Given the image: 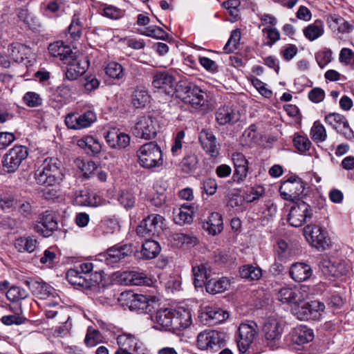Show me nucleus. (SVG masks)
I'll return each instance as SVG.
<instances>
[{
  "label": "nucleus",
  "instance_id": "nucleus-1",
  "mask_svg": "<svg viewBox=\"0 0 354 354\" xmlns=\"http://www.w3.org/2000/svg\"><path fill=\"white\" fill-rule=\"evenodd\" d=\"M62 164L56 158H48L35 171V179L41 185H54L63 178Z\"/></svg>",
  "mask_w": 354,
  "mask_h": 354
},
{
  "label": "nucleus",
  "instance_id": "nucleus-2",
  "mask_svg": "<svg viewBox=\"0 0 354 354\" xmlns=\"http://www.w3.org/2000/svg\"><path fill=\"white\" fill-rule=\"evenodd\" d=\"M175 94L176 97L195 109L205 106L207 103L206 93L190 82H179L175 88Z\"/></svg>",
  "mask_w": 354,
  "mask_h": 354
},
{
  "label": "nucleus",
  "instance_id": "nucleus-3",
  "mask_svg": "<svg viewBox=\"0 0 354 354\" xmlns=\"http://www.w3.org/2000/svg\"><path fill=\"white\" fill-rule=\"evenodd\" d=\"M138 162L142 168L154 170L163 165L162 153L155 142L142 145L137 151Z\"/></svg>",
  "mask_w": 354,
  "mask_h": 354
},
{
  "label": "nucleus",
  "instance_id": "nucleus-4",
  "mask_svg": "<svg viewBox=\"0 0 354 354\" xmlns=\"http://www.w3.org/2000/svg\"><path fill=\"white\" fill-rule=\"evenodd\" d=\"M165 218L159 214H152L143 219L137 227V234L143 238L159 236L165 227Z\"/></svg>",
  "mask_w": 354,
  "mask_h": 354
},
{
  "label": "nucleus",
  "instance_id": "nucleus-5",
  "mask_svg": "<svg viewBox=\"0 0 354 354\" xmlns=\"http://www.w3.org/2000/svg\"><path fill=\"white\" fill-rule=\"evenodd\" d=\"M28 156V149L23 145H15L3 156V170L6 173L15 172Z\"/></svg>",
  "mask_w": 354,
  "mask_h": 354
},
{
  "label": "nucleus",
  "instance_id": "nucleus-6",
  "mask_svg": "<svg viewBox=\"0 0 354 354\" xmlns=\"http://www.w3.org/2000/svg\"><path fill=\"white\" fill-rule=\"evenodd\" d=\"M120 300L123 301V305L127 306L131 310L147 313L152 310V304L156 301V297L129 291L121 294Z\"/></svg>",
  "mask_w": 354,
  "mask_h": 354
},
{
  "label": "nucleus",
  "instance_id": "nucleus-7",
  "mask_svg": "<svg viewBox=\"0 0 354 354\" xmlns=\"http://www.w3.org/2000/svg\"><path fill=\"white\" fill-rule=\"evenodd\" d=\"M157 120L151 115L138 117L133 129V135L145 140H151L156 137L157 133Z\"/></svg>",
  "mask_w": 354,
  "mask_h": 354
},
{
  "label": "nucleus",
  "instance_id": "nucleus-8",
  "mask_svg": "<svg viewBox=\"0 0 354 354\" xmlns=\"http://www.w3.org/2000/svg\"><path fill=\"white\" fill-rule=\"evenodd\" d=\"M325 306L319 301H311L304 304H298L293 309V313L301 321L319 319L324 312Z\"/></svg>",
  "mask_w": 354,
  "mask_h": 354
},
{
  "label": "nucleus",
  "instance_id": "nucleus-9",
  "mask_svg": "<svg viewBox=\"0 0 354 354\" xmlns=\"http://www.w3.org/2000/svg\"><path fill=\"white\" fill-rule=\"evenodd\" d=\"M304 234L308 243L319 250L329 248L330 239L326 230L316 225H308L304 228Z\"/></svg>",
  "mask_w": 354,
  "mask_h": 354
},
{
  "label": "nucleus",
  "instance_id": "nucleus-10",
  "mask_svg": "<svg viewBox=\"0 0 354 354\" xmlns=\"http://www.w3.org/2000/svg\"><path fill=\"white\" fill-rule=\"evenodd\" d=\"M262 331L266 344L272 349L277 347L283 331L279 320L269 317L263 324Z\"/></svg>",
  "mask_w": 354,
  "mask_h": 354
},
{
  "label": "nucleus",
  "instance_id": "nucleus-11",
  "mask_svg": "<svg viewBox=\"0 0 354 354\" xmlns=\"http://www.w3.org/2000/svg\"><path fill=\"white\" fill-rule=\"evenodd\" d=\"M311 207L304 201H299L291 207L288 222L293 227H299L312 218Z\"/></svg>",
  "mask_w": 354,
  "mask_h": 354
},
{
  "label": "nucleus",
  "instance_id": "nucleus-12",
  "mask_svg": "<svg viewBox=\"0 0 354 354\" xmlns=\"http://www.w3.org/2000/svg\"><path fill=\"white\" fill-rule=\"evenodd\" d=\"M258 331L257 324L253 321H246L240 324L237 345L241 352L245 353L248 351Z\"/></svg>",
  "mask_w": 354,
  "mask_h": 354
},
{
  "label": "nucleus",
  "instance_id": "nucleus-13",
  "mask_svg": "<svg viewBox=\"0 0 354 354\" xmlns=\"http://www.w3.org/2000/svg\"><path fill=\"white\" fill-rule=\"evenodd\" d=\"M223 343V334L216 330H206L197 336V346L201 350H217Z\"/></svg>",
  "mask_w": 354,
  "mask_h": 354
},
{
  "label": "nucleus",
  "instance_id": "nucleus-14",
  "mask_svg": "<svg viewBox=\"0 0 354 354\" xmlns=\"http://www.w3.org/2000/svg\"><path fill=\"white\" fill-rule=\"evenodd\" d=\"M71 59L64 62L67 65V69L65 73L66 77L71 81L77 80L88 69L89 62L86 57L82 55H77V52L73 53Z\"/></svg>",
  "mask_w": 354,
  "mask_h": 354
},
{
  "label": "nucleus",
  "instance_id": "nucleus-15",
  "mask_svg": "<svg viewBox=\"0 0 354 354\" xmlns=\"http://www.w3.org/2000/svg\"><path fill=\"white\" fill-rule=\"evenodd\" d=\"M133 253L131 244H116L109 249L101 255L106 263L111 267H115L125 257Z\"/></svg>",
  "mask_w": 354,
  "mask_h": 354
},
{
  "label": "nucleus",
  "instance_id": "nucleus-16",
  "mask_svg": "<svg viewBox=\"0 0 354 354\" xmlns=\"http://www.w3.org/2000/svg\"><path fill=\"white\" fill-rule=\"evenodd\" d=\"M304 185L299 178H295L284 181L279 188L281 196L287 201H294L304 192Z\"/></svg>",
  "mask_w": 354,
  "mask_h": 354
},
{
  "label": "nucleus",
  "instance_id": "nucleus-17",
  "mask_svg": "<svg viewBox=\"0 0 354 354\" xmlns=\"http://www.w3.org/2000/svg\"><path fill=\"white\" fill-rule=\"evenodd\" d=\"M117 343L120 348L131 352V354H147L148 351L143 342L131 334L119 335Z\"/></svg>",
  "mask_w": 354,
  "mask_h": 354
},
{
  "label": "nucleus",
  "instance_id": "nucleus-18",
  "mask_svg": "<svg viewBox=\"0 0 354 354\" xmlns=\"http://www.w3.org/2000/svg\"><path fill=\"white\" fill-rule=\"evenodd\" d=\"M96 120V115L92 111L83 113H70L65 119L66 125L72 129H82L88 127Z\"/></svg>",
  "mask_w": 354,
  "mask_h": 354
},
{
  "label": "nucleus",
  "instance_id": "nucleus-19",
  "mask_svg": "<svg viewBox=\"0 0 354 354\" xmlns=\"http://www.w3.org/2000/svg\"><path fill=\"white\" fill-rule=\"evenodd\" d=\"M58 227L57 219L51 211H46L39 216V221L34 226V230L44 237L50 236Z\"/></svg>",
  "mask_w": 354,
  "mask_h": 354
},
{
  "label": "nucleus",
  "instance_id": "nucleus-20",
  "mask_svg": "<svg viewBox=\"0 0 354 354\" xmlns=\"http://www.w3.org/2000/svg\"><path fill=\"white\" fill-rule=\"evenodd\" d=\"M232 160L234 167L232 180L237 184H241L248 176L249 162L245 156L240 152L233 153Z\"/></svg>",
  "mask_w": 354,
  "mask_h": 354
},
{
  "label": "nucleus",
  "instance_id": "nucleus-21",
  "mask_svg": "<svg viewBox=\"0 0 354 354\" xmlns=\"http://www.w3.org/2000/svg\"><path fill=\"white\" fill-rule=\"evenodd\" d=\"M174 309L169 308H162L156 312L152 319L158 329L175 330L174 323Z\"/></svg>",
  "mask_w": 354,
  "mask_h": 354
},
{
  "label": "nucleus",
  "instance_id": "nucleus-22",
  "mask_svg": "<svg viewBox=\"0 0 354 354\" xmlns=\"http://www.w3.org/2000/svg\"><path fill=\"white\" fill-rule=\"evenodd\" d=\"M278 299L284 304L297 305L304 300V296L297 288L283 287L279 291Z\"/></svg>",
  "mask_w": 354,
  "mask_h": 354
},
{
  "label": "nucleus",
  "instance_id": "nucleus-23",
  "mask_svg": "<svg viewBox=\"0 0 354 354\" xmlns=\"http://www.w3.org/2000/svg\"><path fill=\"white\" fill-rule=\"evenodd\" d=\"M228 316L227 313L216 306H206L202 313V317L208 322L207 324L210 325L219 324Z\"/></svg>",
  "mask_w": 354,
  "mask_h": 354
},
{
  "label": "nucleus",
  "instance_id": "nucleus-24",
  "mask_svg": "<svg viewBox=\"0 0 354 354\" xmlns=\"http://www.w3.org/2000/svg\"><path fill=\"white\" fill-rule=\"evenodd\" d=\"M292 341L294 344L301 345L311 342L314 338L313 330L305 325H299L292 330Z\"/></svg>",
  "mask_w": 354,
  "mask_h": 354
},
{
  "label": "nucleus",
  "instance_id": "nucleus-25",
  "mask_svg": "<svg viewBox=\"0 0 354 354\" xmlns=\"http://www.w3.org/2000/svg\"><path fill=\"white\" fill-rule=\"evenodd\" d=\"M326 22L328 27L333 32L337 31L339 33H348L353 26L344 18L337 14H331L327 16Z\"/></svg>",
  "mask_w": 354,
  "mask_h": 354
},
{
  "label": "nucleus",
  "instance_id": "nucleus-26",
  "mask_svg": "<svg viewBox=\"0 0 354 354\" xmlns=\"http://www.w3.org/2000/svg\"><path fill=\"white\" fill-rule=\"evenodd\" d=\"M203 228L212 236L221 233L223 230L222 216L218 212H212L207 220L203 222Z\"/></svg>",
  "mask_w": 354,
  "mask_h": 354
},
{
  "label": "nucleus",
  "instance_id": "nucleus-27",
  "mask_svg": "<svg viewBox=\"0 0 354 354\" xmlns=\"http://www.w3.org/2000/svg\"><path fill=\"white\" fill-rule=\"evenodd\" d=\"M48 49L52 57H57L64 62L71 59V57H73L74 53L70 46L64 45V42L62 41L50 44Z\"/></svg>",
  "mask_w": 354,
  "mask_h": 354
},
{
  "label": "nucleus",
  "instance_id": "nucleus-28",
  "mask_svg": "<svg viewBox=\"0 0 354 354\" xmlns=\"http://www.w3.org/2000/svg\"><path fill=\"white\" fill-rule=\"evenodd\" d=\"M25 283L40 299H47L54 293V288L44 281H26Z\"/></svg>",
  "mask_w": 354,
  "mask_h": 354
},
{
  "label": "nucleus",
  "instance_id": "nucleus-29",
  "mask_svg": "<svg viewBox=\"0 0 354 354\" xmlns=\"http://www.w3.org/2000/svg\"><path fill=\"white\" fill-rule=\"evenodd\" d=\"M175 315L174 316V329L185 328L192 324V314L188 308L178 306L174 309Z\"/></svg>",
  "mask_w": 354,
  "mask_h": 354
},
{
  "label": "nucleus",
  "instance_id": "nucleus-30",
  "mask_svg": "<svg viewBox=\"0 0 354 354\" xmlns=\"http://www.w3.org/2000/svg\"><path fill=\"white\" fill-rule=\"evenodd\" d=\"M106 140L110 147L114 149H124L130 144V136L128 134L115 131L108 132Z\"/></svg>",
  "mask_w": 354,
  "mask_h": 354
},
{
  "label": "nucleus",
  "instance_id": "nucleus-31",
  "mask_svg": "<svg viewBox=\"0 0 354 354\" xmlns=\"http://www.w3.org/2000/svg\"><path fill=\"white\" fill-rule=\"evenodd\" d=\"M290 275L297 282L307 280L312 274V269L308 264L304 263H294L290 269Z\"/></svg>",
  "mask_w": 354,
  "mask_h": 354
},
{
  "label": "nucleus",
  "instance_id": "nucleus-32",
  "mask_svg": "<svg viewBox=\"0 0 354 354\" xmlns=\"http://www.w3.org/2000/svg\"><path fill=\"white\" fill-rule=\"evenodd\" d=\"M216 120L220 125L234 123L239 120L236 111L228 106H221L216 111Z\"/></svg>",
  "mask_w": 354,
  "mask_h": 354
},
{
  "label": "nucleus",
  "instance_id": "nucleus-33",
  "mask_svg": "<svg viewBox=\"0 0 354 354\" xmlns=\"http://www.w3.org/2000/svg\"><path fill=\"white\" fill-rule=\"evenodd\" d=\"M30 49L26 45L20 43H12L7 49V55L16 62H21L30 53Z\"/></svg>",
  "mask_w": 354,
  "mask_h": 354
},
{
  "label": "nucleus",
  "instance_id": "nucleus-34",
  "mask_svg": "<svg viewBox=\"0 0 354 354\" xmlns=\"http://www.w3.org/2000/svg\"><path fill=\"white\" fill-rule=\"evenodd\" d=\"M229 286L230 281L226 277L210 279L205 283L207 292L213 295L224 292Z\"/></svg>",
  "mask_w": 354,
  "mask_h": 354
},
{
  "label": "nucleus",
  "instance_id": "nucleus-35",
  "mask_svg": "<svg viewBox=\"0 0 354 354\" xmlns=\"http://www.w3.org/2000/svg\"><path fill=\"white\" fill-rule=\"evenodd\" d=\"M77 144L88 153L97 154L101 151L102 147L100 142L92 136H84L78 140Z\"/></svg>",
  "mask_w": 354,
  "mask_h": 354
},
{
  "label": "nucleus",
  "instance_id": "nucleus-36",
  "mask_svg": "<svg viewBox=\"0 0 354 354\" xmlns=\"http://www.w3.org/2000/svg\"><path fill=\"white\" fill-rule=\"evenodd\" d=\"M193 208L184 204L174 213V221L179 225L190 223L193 220Z\"/></svg>",
  "mask_w": 354,
  "mask_h": 354
},
{
  "label": "nucleus",
  "instance_id": "nucleus-37",
  "mask_svg": "<svg viewBox=\"0 0 354 354\" xmlns=\"http://www.w3.org/2000/svg\"><path fill=\"white\" fill-rule=\"evenodd\" d=\"M303 32L308 40L314 41L323 35L324 32V23L321 20H316L306 27Z\"/></svg>",
  "mask_w": 354,
  "mask_h": 354
},
{
  "label": "nucleus",
  "instance_id": "nucleus-38",
  "mask_svg": "<svg viewBox=\"0 0 354 354\" xmlns=\"http://www.w3.org/2000/svg\"><path fill=\"white\" fill-rule=\"evenodd\" d=\"M160 252L159 243L153 240L147 239L143 243L141 250L142 258L152 259L157 257Z\"/></svg>",
  "mask_w": 354,
  "mask_h": 354
},
{
  "label": "nucleus",
  "instance_id": "nucleus-39",
  "mask_svg": "<svg viewBox=\"0 0 354 354\" xmlns=\"http://www.w3.org/2000/svg\"><path fill=\"white\" fill-rule=\"evenodd\" d=\"M175 83L174 77L167 72H160L153 76V86L157 88H167L173 87Z\"/></svg>",
  "mask_w": 354,
  "mask_h": 354
},
{
  "label": "nucleus",
  "instance_id": "nucleus-40",
  "mask_svg": "<svg viewBox=\"0 0 354 354\" xmlns=\"http://www.w3.org/2000/svg\"><path fill=\"white\" fill-rule=\"evenodd\" d=\"M76 203L80 205L96 207L100 204V198L93 193L82 191L75 198Z\"/></svg>",
  "mask_w": 354,
  "mask_h": 354
},
{
  "label": "nucleus",
  "instance_id": "nucleus-41",
  "mask_svg": "<svg viewBox=\"0 0 354 354\" xmlns=\"http://www.w3.org/2000/svg\"><path fill=\"white\" fill-rule=\"evenodd\" d=\"M78 269H70L66 273L68 281L73 285L82 288H89V282L87 276L82 275Z\"/></svg>",
  "mask_w": 354,
  "mask_h": 354
},
{
  "label": "nucleus",
  "instance_id": "nucleus-42",
  "mask_svg": "<svg viewBox=\"0 0 354 354\" xmlns=\"http://www.w3.org/2000/svg\"><path fill=\"white\" fill-rule=\"evenodd\" d=\"M37 241L31 236L21 237L16 240L15 246L20 252H32L37 248Z\"/></svg>",
  "mask_w": 354,
  "mask_h": 354
},
{
  "label": "nucleus",
  "instance_id": "nucleus-43",
  "mask_svg": "<svg viewBox=\"0 0 354 354\" xmlns=\"http://www.w3.org/2000/svg\"><path fill=\"white\" fill-rule=\"evenodd\" d=\"M240 274L249 281L259 280L262 276V270L257 266L248 264L240 268Z\"/></svg>",
  "mask_w": 354,
  "mask_h": 354
},
{
  "label": "nucleus",
  "instance_id": "nucleus-44",
  "mask_svg": "<svg viewBox=\"0 0 354 354\" xmlns=\"http://www.w3.org/2000/svg\"><path fill=\"white\" fill-rule=\"evenodd\" d=\"M192 271L195 286L202 287L203 285L205 286L206 282L209 278V273L207 272L206 266L201 264L198 266L194 267Z\"/></svg>",
  "mask_w": 354,
  "mask_h": 354
},
{
  "label": "nucleus",
  "instance_id": "nucleus-45",
  "mask_svg": "<svg viewBox=\"0 0 354 354\" xmlns=\"http://www.w3.org/2000/svg\"><path fill=\"white\" fill-rule=\"evenodd\" d=\"M149 95L144 88H137L131 95V104L136 109H141L149 102Z\"/></svg>",
  "mask_w": 354,
  "mask_h": 354
},
{
  "label": "nucleus",
  "instance_id": "nucleus-46",
  "mask_svg": "<svg viewBox=\"0 0 354 354\" xmlns=\"http://www.w3.org/2000/svg\"><path fill=\"white\" fill-rule=\"evenodd\" d=\"M311 138L315 142H323L327 138L326 130L324 126L319 122L315 121L310 129Z\"/></svg>",
  "mask_w": 354,
  "mask_h": 354
},
{
  "label": "nucleus",
  "instance_id": "nucleus-47",
  "mask_svg": "<svg viewBox=\"0 0 354 354\" xmlns=\"http://www.w3.org/2000/svg\"><path fill=\"white\" fill-rule=\"evenodd\" d=\"M124 279L133 286L148 285L151 281L145 273L136 271L127 273Z\"/></svg>",
  "mask_w": 354,
  "mask_h": 354
},
{
  "label": "nucleus",
  "instance_id": "nucleus-48",
  "mask_svg": "<svg viewBox=\"0 0 354 354\" xmlns=\"http://www.w3.org/2000/svg\"><path fill=\"white\" fill-rule=\"evenodd\" d=\"M82 24L79 17L77 15H74L71 23L68 28L71 39L73 40L79 39L82 35Z\"/></svg>",
  "mask_w": 354,
  "mask_h": 354
},
{
  "label": "nucleus",
  "instance_id": "nucleus-49",
  "mask_svg": "<svg viewBox=\"0 0 354 354\" xmlns=\"http://www.w3.org/2000/svg\"><path fill=\"white\" fill-rule=\"evenodd\" d=\"M29 294L24 288L19 286H12L6 292V297L10 301H17L24 299Z\"/></svg>",
  "mask_w": 354,
  "mask_h": 354
},
{
  "label": "nucleus",
  "instance_id": "nucleus-50",
  "mask_svg": "<svg viewBox=\"0 0 354 354\" xmlns=\"http://www.w3.org/2000/svg\"><path fill=\"white\" fill-rule=\"evenodd\" d=\"M140 33L157 39L166 40L168 37V34L162 28L156 26H150L146 28L144 32H140Z\"/></svg>",
  "mask_w": 354,
  "mask_h": 354
},
{
  "label": "nucleus",
  "instance_id": "nucleus-51",
  "mask_svg": "<svg viewBox=\"0 0 354 354\" xmlns=\"http://www.w3.org/2000/svg\"><path fill=\"white\" fill-rule=\"evenodd\" d=\"M346 117L337 113H331L325 116V122L337 131L342 124H345Z\"/></svg>",
  "mask_w": 354,
  "mask_h": 354
},
{
  "label": "nucleus",
  "instance_id": "nucleus-52",
  "mask_svg": "<svg viewBox=\"0 0 354 354\" xmlns=\"http://www.w3.org/2000/svg\"><path fill=\"white\" fill-rule=\"evenodd\" d=\"M241 39V31L238 29L232 31L230 37L225 45L223 50L226 53H231L237 49Z\"/></svg>",
  "mask_w": 354,
  "mask_h": 354
},
{
  "label": "nucleus",
  "instance_id": "nucleus-53",
  "mask_svg": "<svg viewBox=\"0 0 354 354\" xmlns=\"http://www.w3.org/2000/svg\"><path fill=\"white\" fill-rule=\"evenodd\" d=\"M107 75L113 79H121L124 77L123 67L118 62H112L107 64L105 68Z\"/></svg>",
  "mask_w": 354,
  "mask_h": 354
},
{
  "label": "nucleus",
  "instance_id": "nucleus-54",
  "mask_svg": "<svg viewBox=\"0 0 354 354\" xmlns=\"http://www.w3.org/2000/svg\"><path fill=\"white\" fill-rule=\"evenodd\" d=\"M198 160L196 155L188 154L184 157L181 162V167L185 173L189 174L194 171L197 168Z\"/></svg>",
  "mask_w": 354,
  "mask_h": 354
},
{
  "label": "nucleus",
  "instance_id": "nucleus-55",
  "mask_svg": "<svg viewBox=\"0 0 354 354\" xmlns=\"http://www.w3.org/2000/svg\"><path fill=\"white\" fill-rule=\"evenodd\" d=\"M23 101L26 105L32 108L39 106L43 103V100L40 95L32 91L25 93L23 97Z\"/></svg>",
  "mask_w": 354,
  "mask_h": 354
},
{
  "label": "nucleus",
  "instance_id": "nucleus-56",
  "mask_svg": "<svg viewBox=\"0 0 354 354\" xmlns=\"http://www.w3.org/2000/svg\"><path fill=\"white\" fill-rule=\"evenodd\" d=\"M173 239L174 241V244L177 247L195 245L196 243V238L188 236L183 233H176L174 234Z\"/></svg>",
  "mask_w": 354,
  "mask_h": 354
},
{
  "label": "nucleus",
  "instance_id": "nucleus-57",
  "mask_svg": "<svg viewBox=\"0 0 354 354\" xmlns=\"http://www.w3.org/2000/svg\"><path fill=\"white\" fill-rule=\"evenodd\" d=\"M339 61L340 63L351 66L354 64V52L348 48H343L339 55Z\"/></svg>",
  "mask_w": 354,
  "mask_h": 354
},
{
  "label": "nucleus",
  "instance_id": "nucleus-58",
  "mask_svg": "<svg viewBox=\"0 0 354 354\" xmlns=\"http://www.w3.org/2000/svg\"><path fill=\"white\" fill-rule=\"evenodd\" d=\"M295 147L301 152L308 151L310 148L311 142L307 137L297 136L293 140Z\"/></svg>",
  "mask_w": 354,
  "mask_h": 354
},
{
  "label": "nucleus",
  "instance_id": "nucleus-59",
  "mask_svg": "<svg viewBox=\"0 0 354 354\" xmlns=\"http://www.w3.org/2000/svg\"><path fill=\"white\" fill-rule=\"evenodd\" d=\"M118 201L125 208H130L133 206L135 197L131 192L123 190L119 194Z\"/></svg>",
  "mask_w": 354,
  "mask_h": 354
},
{
  "label": "nucleus",
  "instance_id": "nucleus-60",
  "mask_svg": "<svg viewBox=\"0 0 354 354\" xmlns=\"http://www.w3.org/2000/svg\"><path fill=\"white\" fill-rule=\"evenodd\" d=\"M332 51L330 49H324L316 55V60L321 68H324L331 61Z\"/></svg>",
  "mask_w": 354,
  "mask_h": 354
},
{
  "label": "nucleus",
  "instance_id": "nucleus-61",
  "mask_svg": "<svg viewBox=\"0 0 354 354\" xmlns=\"http://www.w3.org/2000/svg\"><path fill=\"white\" fill-rule=\"evenodd\" d=\"M203 149L212 158H216L219 155L220 145L216 141L212 140L207 142V145H201Z\"/></svg>",
  "mask_w": 354,
  "mask_h": 354
},
{
  "label": "nucleus",
  "instance_id": "nucleus-62",
  "mask_svg": "<svg viewBox=\"0 0 354 354\" xmlns=\"http://www.w3.org/2000/svg\"><path fill=\"white\" fill-rule=\"evenodd\" d=\"M55 259L56 253L55 249L50 248L44 252V255L41 257L40 262L50 267L54 263Z\"/></svg>",
  "mask_w": 354,
  "mask_h": 354
},
{
  "label": "nucleus",
  "instance_id": "nucleus-63",
  "mask_svg": "<svg viewBox=\"0 0 354 354\" xmlns=\"http://www.w3.org/2000/svg\"><path fill=\"white\" fill-rule=\"evenodd\" d=\"M245 197L243 198L241 195L234 194L230 196L227 201V206L232 208H236L237 210H243V204Z\"/></svg>",
  "mask_w": 354,
  "mask_h": 354
},
{
  "label": "nucleus",
  "instance_id": "nucleus-64",
  "mask_svg": "<svg viewBox=\"0 0 354 354\" xmlns=\"http://www.w3.org/2000/svg\"><path fill=\"white\" fill-rule=\"evenodd\" d=\"M308 98L314 103H319L325 98L324 91L319 87H316L310 90L308 93Z\"/></svg>",
  "mask_w": 354,
  "mask_h": 354
}]
</instances>
